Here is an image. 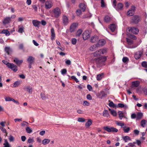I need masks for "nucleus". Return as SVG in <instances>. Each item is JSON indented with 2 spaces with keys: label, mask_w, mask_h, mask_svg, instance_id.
Wrapping results in <instances>:
<instances>
[{
  "label": "nucleus",
  "mask_w": 147,
  "mask_h": 147,
  "mask_svg": "<svg viewBox=\"0 0 147 147\" xmlns=\"http://www.w3.org/2000/svg\"><path fill=\"white\" fill-rule=\"evenodd\" d=\"M96 63L99 66L102 65L103 63L106 60L105 57H101L99 58H95L94 59Z\"/></svg>",
  "instance_id": "obj_1"
},
{
  "label": "nucleus",
  "mask_w": 147,
  "mask_h": 147,
  "mask_svg": "<svg viewBox=\"0 0 147 147\" xmlns=\"http://www.w3.org/2000/svg\"><path fill=\"white\" fill-rule=\"evenodd\" d=\"M126 40L127 45L126 46V47L128 48L132 49L136 48L140 44V43L136 45L133 44V41L128 38H126Z\"/></svg>",
  "instance_id": "obj_2"
},
{
  "label": "nucleus",
  "mask_w": 147,
  "mask_h": 147,
  "mask_svg": "<svg viewBox=\"0 0 147 147\" xmlns=\"http://www.w3.org/2000/svg\"><path fill=\"white\" fill-rule=\"evenodd\" d=\"M103 129L108 132H117L118 130L113 127L109 126H105L103 127Z\"/></svg>",
  "instance_id": "obj_3"
},
{
  "label": "nucleus",
  "mask_w": 147,
  "mask_h": 147,
  "mask_svg": "<svg viewBox=\"0 0 147 147\" xmlns=\"http://www.w3.org/2000/svg\"><path fill=\"white\" fill-rule=\"evenodd\" d=\"M127 32L128 33H132L134 34H137L139 32V30L136 27L129 28L127 29Z\"/></svg>",
  "instance_id": "obj_4"
},
{
  "label": "nucleus",
  "mask_w": 147,
  "mask_h": 147,
  "mask_svg": "<svg viewBox=\"0 0 147 147\" xmlns=\"http://www.w3.org/2000/svg\"><path fill=\"white\" fill-rule=\"evenodd\" d=\"M53 14L56 18L58 17L61 15V11L60 9L58 7L54 9L53 11Z\"/></svg>",
  "instance_id": "obj_5"
},
{
  "label": "nucleus",
  "mask_w": 147,
  "mask_h": 147,
  "mask_svg": "<svg viewBox=\"0 0 147 147\" xmlns=\"http://www.w3.org/2000/svg\"><path fill=\"white\" fill-rule=\"evenodd\" d=\"M106 50L105 49H101L95 52L94 53V57H98L101 54H102L106 52Z\"/></svg>",
  "instance_id": "obj_6"
},
{
  "label": "nucleus",
  "mask_w": 147,
  "mask_h": 147,
  "mask_svg": "<svg viewBox=\"0 0 147 147\" xmlns=\"http://www.w3.org/2000/svg\"><path fill=\"white\" fill-rule=\"evenodd\" d=\"M62 22L63 25L65 26L67 25L70 22V20L68 17L65 15H63L62 17Z\"/></svg>",
  "instance_id": "obj_7"
},
{
  "label": "nucleus",
  "mask_w": 147,
  "mask_h": 147,
  "mask_svg": "<svg viewBox=\"0 0 147 147\" xmlns=\"http://www.w3.org/2000/svg\"><path fill=\"white\" fill-rule=\"evenodd\" d=\"M90 32L88 30L85 31L83 33L82 36L84 40H86L90 37Z\"/></svg>",
  "instance_id": "obj_8"
},
{
  "label": "nucleus",
  "mask_w": 147,
  "mask_h": 147,
  "mask_svg": "<svg viewBox=\"0 0 147 147\" xmlns=\"http://www.w3.org/2000/svg\"><path fill=\"white\" fill-rule=\"evenodd\" d=\"M8 67L13 70L14 72H16L18 70L17 67L12 63H10Z\"/></svg>",
  "instance_id": "obj_9"
},
{
  "label": "nucleus",
  "mask_w": 147,
  "mask_h": 147,
  "mask_svg": "<svg viewBox=\"0 0 147 147\" xmlns=\"http://www.w3.org/2000/svg\"><path fill=\"white\" fill-rule=\"evenodd\" d=\"M78 24L77 23H73L70 26V31L71 32H74L76 29L78 27Z\"/></svg>",
  "instance_id": "obj_10"
},
{
  "label": "nucleus",
  "mask_w": 147,
  "mask_h": 147,
  "mask_svg": "<svg viewBox=\"0 0 147 147\" xmlns=\"http://www.w3.org/2000/svg\"><path fill=\"white\" fill-rule=\"evenodd\" d=\"M140 20V18L137 16H135L132 17L131 22L136 24Z\"/></svg>",
  "instance_id": "obj_11"
},
{
  "label": "nucleus",
  "mask_w": 147,
  "mask_h": 147,
  "mask_svg": "<svg viewBox=\"0 0 147 147\" xmlns=\"http://www.w3.org/2000/svg\"><path fill=\"white\" fill-rule=\"evenodd\" d=\"M11 21V18L9 17H7L4 18L3 21V23L4 25H5L9 23Z\"/></svg>",
  "instance_id": "obj_12"
},
{
  "label": "nucleus",
  "mask_w": 147,
  "mask_h": 147,
  "mask_svg": "<svg viewBox=\"0 0 147 147\" xmlns=\"http://www.w3.org/2000/svg\"><path fill=\"white\" fill-rule=\"evenodd\" d=\"M135 8L134 6H132L131 9L127 11V15L129 16H132L134 13Z\"/></svg>",
  "instance_id": "obj_13"
},
{
  "label": "nucleus",
  "mask_w": 147,
  "mask_h": 147,
  "mask_svg": "<svg viewBox=\"0 0 147 147\" xmlns=\"http://www.w3.org/2000/svg\"><path fill=\"white\" fill-rule=\"evenodd\" d=\"M52 5V3L51 0H48L45 3V6L47 9H49L50 8Z\"/></svg>",
  "instance_id": "obj_14"
},
{
  "label": "nucleus",
  "mask_w": 147,
  "mask_h": 147,
  "mask_svg": "<svg viewBox=\"0 0 147 147\" xmlns=\"http://www.w3.org/2000/svg\"><path fill=\"white\" fill-rule=\"evenodd\" d=\"M33 25L36 27L39 28L40 27V22L37 20H34L32 21Z\"/></svg>",
  "instance_id": "obj_15"
},
{
  "label": "nucleus",
  "mask_w": 147,
  "mask_h": 147,
  "mask_svg": "<svg viewBox=\"0 0 147 147\" xmlns=\"http://www.w3.org/2000/svg\"><path fill=\"white\" fill-rule=\"evenodd\" d=\"M106 43V41L104 39H100L99 40L97 44H98V47L102 46L104 45Z\"/></svg>",
  "instance_id": "obj_16"
},
{
  "label": "nucleus",
  "mask_w": 147,
  "mask_h": 147,
  "mask_svg": "<svg viewBox=\"0 0 147 147\" xmlns=\"http://www.w3.org/2000/svg\"><path fill=\"white\" fill-rule=\"evenodd\" d=\"M142 54V52L140 51H138L136 52L135 54L134 57L136 59H138L140 58L141 57V55Z\"/></svg>",
  "instance_id": "obj_17"
},
{
  "label": "nucleus",
  "mask_w": 147,
  "mask_h": 147,
  "mask_svg": "<svg viewBox=\"0 0 147 147\" xmlns=\"http://www.w3.org/2000/svg\"><path fill=\"white\" fill-rule=\"evenodd\" d=\"M98 39V36L97 35H94L91 37L90 41L94 43L97 41Z\"/></svg>",
  "instance_id": "obj_18"
},
{
  "label": "nucleus",
  "mask_w": 147,
  "mask_h": 147,
  "mask_svg": "<svg viewBox=\"0 0 147 147\" xmlns=\"http://www.w3.org/2000/svg\"><path fill=\"white\" fill-rule=\"evenodd\" d=\"M123 5L121 3H119L118 4L117 6H116L115 8L117 10L119 11V10H121L123 8Z\"/></svg>",
  "instance_id": "obj_19"
},
{
  "label": "nucleus",
  "mask_w": 147,
  "mask_h": 147,
  "mask_svg": "<svg viewBox=\"0 0 147 147\" xmlns=\"http://www.w3.org/2000/svg\"><path fill=\"white\" fill-rule=\"evenodd\" d=\"M98 44L94 45L91 46L89 48V50L91 51H94L98 47Z\"/></svg>",
  "instance_id": "obj_20"
},
{
  "label": "nucleus",
  "mask_w": 147,
  "mask_h": 147,
  "mask_svg": "<svg viewBox=\"0 0 147 147\" xmlns=\"http://www.w3.org/2000/svg\"><path fill=\"white\" fill-rule=\"evenodd\" d=\"M51 39L52 40L54 39L55 37V30L53 28H52L51 30Z\"/></svg>",
  "instance_id": "obj_21"
},
{
  "label": "nucleus",
  "mask_w": 147,
  "mask_h": 147,
  "mask_svg": "<svg viewBox=\"0 0 147 147\" xmlns=\"http://www.w3.org/2000/svg\"><path fill=\"white\" fill-rule=\"evenodd\" d=\"M34 58L31 56L28 57L27 59L28 63H32L34 61Z\"/></svg>",
  "instance_id": "obj_22"
},
{
  "label": "nucleus",
  "mask_w": 147,
  "mask_h": 147,
  "mask_svg": "<svg viewBox=\"0 0 147 147\" xmlns=\"http://www.w3.org/2000/svg\"><path fill=\"white\" fill-rule=\"evenodd\" d=\"M13 61L18 65H20L23 62L22 60H19L16 58L14 59Z\"/></svg>",
  "instance_id": "obj_23"
},
{
  "label": "nucleus",
  "mask_w": 147,
  "mask_h": 147,
  "mask_svg": "<svg viewBox=\"0 0 147 147\" xmlns=\"http://www.w3.org/2000/svg\"><path fill=\"white\" fill-rule=\"evenodd\" d=\"M0 33L5 34L7 36H9L10 34L9 32L7 29L3 30L2 31L0 32Z\"/></svg>",
  "instance_id": "obj_24"
},
{
  "label": "nucleus",
  "mask_w": 147,
  "mask_h": 147,
  "mask_svg": "<svg viewBox=\"0 0 147 147\" xmlns=\"http://www.w3.org/2000/svg\"><path fill=\"white\" fill-rule=\"evenodd\" d=\"M140 84V82L138 81H134L132 83V86L133 87H137Z\"/></svg>",
  "instance_id": "obj_25"
},
{
  "label": "nucleus",
  "mask_w": 147,
  "mask_h": 147,
  "mask_svg": "<svg viewBox=\"0 0 147 147\" xmlns=\"http://www.w3.org/2000/svg\"><path fill=\"white\" fill-rule=\"evenodd\" d=\"M117 107L120 108H124L126 109L128 108V107L126 105H124L122 103H119L117 105Z\"/></svg>",
  "instance_id": "obj_26"
},
{
  "label": "nucleus",
  "mask_w": 147,
  "mask_h": 147,
  "mask_svg": "<svg viewBox=\"0 0 147 147\" xmlns=\"http://www.w3.org/2000/svg\"><path fill=\"white\" fill-rule=\"evenodd\" d=\"M116 28V25L114 24H112L110 25L109 28L112 32H114Z\"/></svg>",
  "instance_id": "obj_27"
},
{
  "label": "nucleus",
  "mask_w": 147,
  "mask_h": 147,
  "mask_svg": "<svg viewBox=\"0 0 147 147\" xmlns=\"http://www.w3.org/2000/svg\"><path fill=\"white\" fill-rule=\"evenodd\" d=\"M24 90H26L28 91L29 93L31 94L32 92V89L31 87L30 86H27L24 88Z\"/></svg>",
  "instance_id": "obj_28"
},
{
  "label": "nucleus",
  "mask_w": 147,
  "mask_h": 147,
  "mask_svg": "<svg viewBox=\"0 0 147 147\" xmlns=\"http://www.w3.org/2000/svg\"><path fill=\"white\" fill-rule=\"evenodd\" d=\"M123 131L124 133H128L130 130V128L129 127L125 126L123 127Z\"/></svg>",
  "instance_id": "obj_29"
},
{
  "label": "nucleus",
  "mask_w": 147,
  "mask_h": 147,
  "mask_svg": "<svg viewBox=\"0 0 147 147\" xmlns=\"http://www.w3.org/2000/svg\"><path fill=\"white\" fill-rule=\"evenodd\" d=\"M79 7L83 11H85L86 8V6L83 3H80L79 5Z\"/></svg>",
  "instance_id": "obj_30"
},
{
  "label": "nucleus",
  "mask_w": 147,
  "mask_h": 147,
  "mask_svg": "<svg viewBox=\"0 0 147 147\" xmlns=\"http://www.w3.org/2000/svg\"><path fill=\"white\" fill-rule=\"evenodd\" d=\"M122 138L125 142H127L129 141H131V140L130 138L128 136L122 137Z\"/></svg>",
  "instance_id": "obj_31"
},
{
  "label": "nucleus",
  "mask_w": 147,
  "mask_h": 147,
  "mask_svg": "<svg viewBox=\"0 0 147 147\" xmlns=\"http://www.w3.org/2000/svg\"><path fill=\"white\" fill-rule=\"evenodd\" d=\"M103 77V74L101 73L97 75L96 79L97 80H100Z\"/></svg>",
  "instance_id": "obj_32"
},
{
  "label": "nucleus",
  "mask_w": 147,
  "mask_h": 147,
  "mask_svg": "<svg viewBox=\"0 0 147 147\" xmlns=\"http://www.w3.org/2000/svg\"><path fill=\"white\" fill-rule=\"evenodd\" d=\"M92 124V121L91 119H89L87 122L85 123V126L86 127H89Z\"/></svg>",
  "instance_id": "obj_33"
},
{
  "label": "nucleus",
  "mask_w": 147,
  "mask_h": 147,
  "mask_svg": "<svg viewBox=\"0 0 147 147\" xmlns=\"http://www.w3.org/2000/svg\"><path fill=\"white\" fill-rule=\"evenodd\" d=\"M111 114L113 116H116L117 115V113L116 111L114 110L109 109Z\"/></svg>",
  "instance_id": "obj_34"
},
{
  "label": "nucleus",
  "mask_w": 147,
  "mask_h": 147,
  "mask_svg": "<svg viewBox=\"0 0 147 147\" xmlns=\"http://www.w3.org/2000/svg\"><path fill=\"white\" fill-rule=\"evenodd\" d=\"M103 115L105 117H108L109 116V114L108 111L106 110H105L103 112Z\"/></svg>",
  "instance_id": "obj_35"
},
{
  "label": "nucleus",
  "mask_w": 147,
  "mask_h": 147,
  "mask_svg": "<svg viewBox=\"0 0 147 147\" xmlns=\"http://www.w3.org/2000/svg\"><path fill=\"white\" fill-rule=\"evenodd\" d=\"M27 142L29 143H32L34 142V138L33 137H29L28 140Z\"/></svg>",
  "instance_id": "obj_36"
},
{
  "label": "nucleus",
  "mask_w": 147,
  "mask_h": 147,
  "mask_svg": "<svg viewBox=\"0 0 147 147\" xmlns=\"http://www.w3.org/2000/svg\"><path fill=\"white\" fill-rule=\"evenodd\" d=\"M118 113L120 119L121 120L124 117V115L122 111H119L118 112Z\"/></svg>",
  "instance_id": "obj_37"
},
{
  "label": "nucleus",
  "mask_w": 147,
  "mask_h": 147,
  "mask_svg": "<svg viewBox=\"0 0 147 147\" xmlns=\"http://www.w3.org/2000/svg\"><path fill=\"white\" fill-rule=\"evenodd\" d=\"M82 32V30L81 29H78L77 31L76 36H79L81 34Z\"/></svg>",
  "instance_id": "obj_38"
},
{
  "label": "nucleus",
  "mask_w": 147,
  "mask_h": 147,
  "mask_svg": "<svg viewBox=\"0 0 147 147\" xmlns=\"http://www.w3.org/2000/svg\"><path fill=\"white\" fill-rule=\"evenodd\" d=\"M50 142L49 139H45L42 141V144L43 145H45L49 143Z\"/></svg>",
  "instance_id": "obj_39"
},
{
  "label": "nucleus",
  "mask_w": 147,
  "mask_h": 147,
  "mask_svg": "<svg viewBox=\"0 0 147 147\" xmlns=\"http://www.w3.org/2000/svg\"><path fill=\"white\" fill-rule=\"evenodd\" d=\"M26 132L28 134H30L32 131V129L29 127L27 126L26 128Z\"/></svg>",
  "instance_id": "obj_40"
},
{
  "label": "nucleus",
  "mask_w": 147,
  "mask_h": 147,
  "mask_svg": "<svg viewBox=\"0 0 147 147\" xmlns=\"http://www.w3.org/2000/svg\"><path fill=\"white\" fill-rule=\"evenodd\" d=\"M111 18L108 16H106L104 18V20L105 22H108L110 21Z\"/></svg>",
  "instance_id": "obj_41"
},
{
  "label": "nucleus",
  "mask_w": 147,
  "mask_h": 147,
  "mask_svg": "<svg viewBox=\"0 0 147 147\" xmlns=\"http://www.w3.org/2000/svg\"><path fill=\"white\" fill-rule=\"evenodd\" d=\"M122 61L123 63H126L129 61V59L127 57H124L122 59Z\"/></svg>",
  "instance_id": "obj_42"
},
{
  "label": "nucleus",
  "mask_w": 147,
  "mask_h": 147,
  "mask_svg": "<svg viewBox=\"0 0 147 147\" xmlns=\"http://www.w3.org/2000/svg\"><path fill=\"white\" fill-rule=\"evenodd\" d=\"M5 52H6L8 54H9L11 50L9 47H6L5 48Z\"/></svg>",
  "instance_id": "obj_43"
},
{
  "label": "nucleus",
  "mask_w": 147,
  "mask_h": 147,
  "mask_svg": "<svg viewBox=\"0 0 147 147\" xmlns=\"http://www.w3.org/2000/svg\"><path fill=\"white\" fill-rule=\"evenodd\" d=\"M147 121L145 120H143L141 121V125L143 127H144L145 125L146 124Z\"/></svg>",
  "instance_id": "obj_44"
},
{
  "label": "nucleus",
  "mask_w": 147,
  "mask_h": 147,
  "mask_svg": "<svg viewBox=\"0 0 147 147\" xmlns=\"http://www.w3.org/2000/svg\"><path fill=\"white\" fill-rule=\"evenodd\" d=\"M20 84V83L19 82L17 81L15 82L13 84V87H16Z\"/></svg>",
  "instance_id": "obj_45"
},
{
  "label": "nucleus",
  "mask_w": 147,
  "mask_h": 147,
  "mask_svg": "<svg viewBox=\"0 0 147 147\" xmlns=\"http://www.w3.org/2000/svg\"><path fill=\"white\" fill-rule=\"evenodd\" d=\"M28 123L26 121H23L22 123H21V125L23 127L26 126L27 127Z\"/></svg>",
  "instance_id": "obj_46"
},
{
  "label": "nucleus",
  "mask_w": 147,
  "mask_h": 147,
  "mask_svg": "<svg viewBox=\"0 0 147 147\" xmlns=\"http://www.w3.org/2000/svg\"><path fill=\"white\" fill-rule=\"evenodd\" d=\"M24 28L23 26H22L21 27L19 28L18 30V32L20 33H22L24 32Z\"/></svg>",
  "instance_id": "obj_47"
},
{
  "label": "nucleus",
  "mask_w": 147,
  "mask_h": 147,
  "mask_svg": "<svg viewBox=\"0 0 147 147\" xmlns=\"http://www.w3.org/2000/svg\"><path fill=\"white\" fill-rule=\"evenodd\" d=\"M143 115V114L141 113H138L137 115V119H140L141 118Z\"/></svg>",
  "instance_id": "obj_48"
},
{
  "label": "nucleus",
  "mask_w": 147,
  "mask_h": 147,
  "mask_svg": "<svg viewBox=\"0 0 147 147\" xmlns=\"http://www.w3.org/2000/svg\"><path fill=\"white\" fill-rule=\"evenodd\" d=\"M90 104L86 100L84 101L83 103V105L84 106H88Z\"/></svg>",
  "instance_id": "obj_49"
},
{
  "label": "nucleus",
  "mask_w": 147,
  "mask_h": 147,
  "mask_svg": "<svg viewBox=\"0 0 147 147\" xmlns=\"http://www.w3.org/2000/svg\"><path fill=\"white\" fill-rule=\"evenodd\" d=\"M6 101H10L12 100L13 98H11L9 97H6L5 98Z\"/></svg>",
  "instance_id": "obj_50"
},
{
  "label": "nucleus",
  "mask_w": 147,
  "mask_h": 147,
  "mask_svg": "<svg viewBox=\"0 0 147 147\" xmlns=\"http://www.w3.org/2000/svg\"><path fill=\"white\" fill-rule=\"evenodd\" d=\"M116 124L117 125L120 126L121 127H123L124 125V123H122V122H117Z\"/></svg>",
  "instance_id": "obj_51"
},
{
  "label": "nucleus",
  "mask_w": 147,
  "mask_h": 147,
  "mask_svg": "<svg viewBox=\"0 0 147 147\" xmlns=\"http://www.w3.org/2000/svg\"><path fill=\"white\" fill-rule=\"evenodd\" d=\"M40 96L42 99L43 100H45L46 98V97L44 93H42L40 94Z\"/></svg>",
  "instance_id": "obj_52"
},
{
  "label": "nucleus",
  "mask_w": 147,
  "mask_h": 147,
  "mask_svg": "<svg viewBox=\"0 0 147 147\" xmlns=\"http://www.w3.org/2000/svg\"><path fill=\"white\" fill-rule=\"evenodd\" d=\"M109 106L110 107H115L116 105L112 101L110 102L109 104Z\"/></svg>",
  "instance_id": "obj_53"
},
{
  "label": "nucleus",
  "mask_w": 147,
  "mask_h": 147,
  "mask_svg": "<svg viewBox=\"0 0 147 147\" xmlns=\"http://www.w3.org/2000/svg\"><path fill=\"white\" fill-rule=\"evenodd\" d=\"M77 42V39L75 38H73L72 39L71 43L73 45H75Z\"/></svg>",
  "instance_id": "obj_54"
},
{
  "label": "nucleus",
  "mask_w": 147,
  "mask_h": 147,
  "mask_svg": "<svg viewBox=\"0 0 147 147\" xmlns=\"http://www.w3.org/2000/svg\"><path fill=\"white\" fill-rule=\"evenodd\" d=\"M142 66L145 68L147 67V62L144 61L142 63Z\"/></svg>",
  "instance_id": "obj_55"
},
{
  "label": "nucleus",
  "mask_w": 147,
  "mask_h": 147,
  "mask_svg": "<svg viewBox=\"0 0 147 147\" xmlns=\"http://www.w3.org/2000/svg\"><path fill=\"white\" fill-rule=\"evenodd\" d=\"M61 74L64 75V74H66V73L67 71L66 69H62L61 70Z\"/></svg>",
  "instance_id": "obj_56"
},
{
  "label": "nucleus",
  "mask_w": 147,
  "mask_h": 147,
  "mask_svg": "<svg viewBox=\"0 0 147 147\" xmlns=\"http://www.w3.org/2000/svg\"><path fill=\"white\" fill-rule=\"evenodd\" d=\"M143 92L145 95H147V86L144 87L143 89Z\"/></svg>",
  "instance_id": "obj_57"
},
{
  "label": "nucleus",
  "mask_w": 147,
  "mask_h": 147,
  "mask_svg": "<svg viewBox=\"0 0 147 147\" xmlns=\"http://www.w3.org/2000/svg\"><path fill=\"white\" fill-rule=\"evenodd\" d=\"M72 79L74 80L77 83L79 82L78 79L74 76H72L71 77Z\"/></svg>",
  "instance_id": "obj_58"
},
{
  "label": "nucleus",
  "mask_w": 147,
  "mask_h": 147,
  "mask_svg": "<svg viewBox=\"0 0 147 147\" xmlns=\"http://www.w3.org/2000/svg\"><path fill=\"white\" fill-rule=\"evenodd\" d=\"M78 121L80 122H84L85 121V119L83 118H79L78 119Z\"/></svg>",
  "instance_id": "obj_59"
},
{
  "label": "nucleus",
  "mask_w": 147,
  "mask_h": 147,
  "mask_svg": "<svg viewBox=\"0 0 147 147\" xmlns=\"http://www.w3.org/2000/svg\"><path fill=\"white\" fill-rule=\"evenodd\" d=\"M2 61L3 62V63L4 64L7 65V67L10 63L8 62L7 61H5V60H3Z\"/></svg>",
  "instance_id": "obj_60"
},
{
  "label": "nucleus",
  "mask_w": 147,
  "mask_h": 147,
  "mask_svg": "<svg viewBox=\"0 0 147 147\" xmlns=\"http://www.w3.org/2000/svg\"><path fill=\"white\" fill-rule=\"evenodd\" d=\"M87 98L89 100H91L92 99V97L91 95L90 94H88L86 95Z\"/></svg>",
  "instance_id": "obj_61"
},
{
  "label": "nucleus",
  "mask_w": 147,
  "mask_h": 147,
  "mask_svg": "<svg viewBox=\"0 0 147 147\" xmlns=\"http://www.w3.org/2000/svg\"><path fill=\"white\" fill-rule=\"evenodd\" d=\"M87 88L88 90L90 91H91L92 89V86L89 84L87 85Z\"/></svg>",
  "instance_id": "obj_62"
},
{
  "label": "nucleus",
  "mask_w": 147,
  "mask_h": 147,
  "mask_svg": "<svg viewBox=\"0 0 147 147\" xmlns=\"http://www.w3.org/2000/svg\"><path fill=\"white\" fill-rule=\"evenodd\" d=\"M4 147H9V145L8 143L7 140H5V143L4 144Z\"/></svg>",
  "instance_id": "obj_63"
},
{
  "label": "nucleus",
  "mask_w": 147,
  "mask_h": 147,
  "mask_svg": "<svg viewBox=\"0 0 147 147\" xmlns=\"http://www.w3.org/2000/svg\"><path fill=\"white\" fill-rule=\"evenodd\" d=\"M9 139L10 142H12L14 140V138L13 136H10L9 137Z\"/></svg>",
  "instance_id": "obj_64"
}]
</instances>
